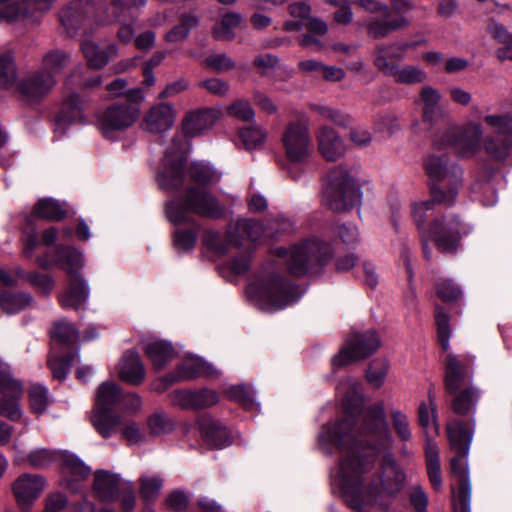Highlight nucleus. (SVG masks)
<instances>
[{
  "label": "nucleus",
  "instance_id": "20e7f679",
  "mask_svg": "<svg viewBox=\"0 0 512 512\" xmlns=\"http://www.w3.org/2000/svg\"><path fill=\"white\" fill-rule=\"evenodd\" d=\"M361 192L355 177L343 166L329 171L324 185L322 203L335 212H344L357 206Z\"/></svg>",
  "mask_w": 512,
  "mask_h": 512
},
{
  "label": "nucleus",
  "instance_id": "bb28decb",
  "mask_svg": "<svg viewBox=\"0 0 512 512\" xmlns=\"http://www.w3.org/2000/svg\"><path fill=\"white\" fill-rule=\"evenodd\" d=\"M90 294L88 282L84 277L69 278L67 289L58 297L64 309L78 310L84 307Z\"/></svg>",
  "mask_w": 512,
  "mask_h": 512
},
{
  "label": "nucleus",
  "instance_id": "cd10ccee",
  "mask_svg": "<svg viewBox=\"0 0 512 512\" xmlns=\"http://www.w3.org/2000/svg\"><path fill=\"white\" fill-rule=\"evenodd\" d=\"M81 50L87 60L88 66L92 69H102L108 64L111 58L116 57L118 54L116 45L111 44L106 49H102L88 37L83 38Z\"/></svg>",
  "mask_w": 512,
  "mask_h": 512
},
{
  "label": "nucleus",
  "instance_id": "423d86ee",
  "mask_svg": "<svg viewBox=\"0 0 512 512\" xmlns=\"http://www.w3.org/2000/svg\"><path fill=\"white\" fill-rule=\"evenodd\" d=\"M189 144L184 136L175 135L167 148L162 164L156 175L161 190L174 192L180 189L186 180V153Z\"/></svg>",
  "mask_w": 512,
  "mask_h": 512
},
{
  "label": "nucleus",
  "instance_id": "4be33fe9",
  "mask_svg": "<svg viewBox=\"0 0 512 512\" xmlns=\"http://www.w3.org/2000/svg\"><path fill=\"white\" fill-rule=\"evenodd\" d=\"M177 116L176 109L171 103H157L150 107L144 115L142 128L153 134H161L172 128Z\"/></svg>",
  "mask_w": 512,
  "mask_h": 512
},
{
  "label": "nucleus",
  "instance_id": "09e8293b",
  "mask_svg": "<svg viewBox=\"0 0 512 512\" xmlns=\"http://www.w3.org/2000/svg\"><path fill=\"white\" fill-rule=\"evenodd\" d=\"M64 471L67 475L71 476V479L68 480V486L71 489H76L73 485V478H75V480L85 479L90 474V468L74 455L65 456Z\"/></svg>",
  "mask_w": 512,
  "mask_h": 512
},
{
  "label": "nucleus",
  "instance_id": "f8f14e48",
  "mask_svg": "<svg viewBox=\"0 0 512 512\" xmlns=\"http://www.w3.org/2000/svg\"><path fill=\"white\" fill-rule=\"evenodd\" d=\"M379 347L380 339L375 331L354 333L347 341L346 346L333 357L332 366L334 369H338L352 362L362 360L376 352Z\"/></svg>",
  "mask_w": 512,
  "mask_h": 512
},
{
  "label": "nucleus",
  "instance_id": "79ce46f5",
  "mask_svg": "<svg viewBox=\"0 0 512 512\" xmlns=\"http://www.w3.org/2000/svg\"><path fill=\"white\" fill-rule=\"evenodd\" d=\"M34 299L26 292H0V309L6 314H15L29 307Z\"/></svg>",
  "mask_w": 512,
  "mask_h": 512
},
{
  "label": "nucleus",
  "instance_id": "ea45409f",
  "mask_svg": "<svg viewBox=\"0 0 512 512\" xmlns=\"http://www.w3.org/2000/svg\"><path fill=\"white\" fill-rule=\"evenodd\" d=\"M448 438L452 449L458 454H468L469 446L472 440V434L459 421H453L447 426Z\"/></svg>",
  "mask_w": 512,
  "mask_h": 512
},
{
  "label": "nucleus",
  "instance_id": "4c0bfd02",
  "mask_svg": "<svg viewBox=\"0 0 512 512\" xmlns=\"http://www.w3.org/2000/svg\"><path fill=\"white\" fill-rule=\"evenodd\" d=\"M483 121L495 134V136L486 137L483 142L488 138H495L496 140L512 138V114H487Z\"/></svg>",
  "mask_w": 512,
  "mask_h": 512
},
{
  "label": "nucleus",
  "instance_id": "e433bc0d",
  "mask_svg": "<svg viewBox=\"0 0 512 512\" xmlns=\"http://www.w3.org/2000/svg\"><path fill=\"white\" fill-rule=\"evenodd\" d=\"M144 350L157 370L162 369L176 355L172 344L164 340L149 341L145 344Z\"/></svg>",
  "mask_w": 512,
  "mask_h": 512
},
{
  "label": "nucleus",
  "instance_id": "8fccbe9b",
  "mask_svg": "<svg viewBox=\"0 0 512 512\" xmlns=\"http://www.w3.org/2000/svg\"><path fill=\"white\" fill-rule=\"evenodd\" d=\"M191 179L199 185H207L219 181L220 175L209 165L202 162H194L190 166Z\"/></svg>",
  "mask_w": 512,
  "mask_h": 512
},
{
  "label": "nucleus",
  "instance_id": "5701e85b",
  "mask_svg": "<svg viewBox=\"0 0 512 512\" xmlns=\"http://www.w3.org/2000/svg\"><path fill=\"white\" fill-rule=\"evenodd\" d=\"M376 67L385 75L392 77L398 84H421L427 79L426 72L415 65L399 66L385 61L384 58H379L376 61Z\"/></svg>",
  "mask_w": 512,
  "mask_h": 512
},
{
  "label": "nucleus",
  "instance_id": "7c9ffc66",
  "mask_svg": "<svg viewBox=\"0 0 512 512\" xmlns=\"http://www.w3.org/2000/svg\"><path fill=\"white\" fill-rule=\"evenodd\" d=\"M118 375L125 382L138 385L145 377V369L136 352L129 351L124 354L118 365Z\"/></svg>",
  "mask_w": 512,
  "mask_h": 512
},
{
  "label": "nucleus",
  "instance_id": "39448f33",
  "mask_svg": "<svg viewBox=\"0 0 512 512\" xmlns=\"http://www.w3.org/2000/svg\"><path fill=\"white\" fill-rule=\"evenodd\" d=\"M192 213L208 218H218L223 210L215 197L202 187H190L184 201L172 200L167 204V218L174 224L190 222Z\"/></svg>",
  "mask_w": 512,
  "mask_h": 512
},
{
  "label": "nucleus",
  "instance_id": "72a5a7b5",
  "mask_svg": "<svg viewBox=\"0 0 512 512\" xmlns=\"http://www.w3.org/2000/svg\"><path fill=\"white\" fill-rule=\"evenodd\" d=\"M200 24L197 15L191 12H185L179 16L178 23L172 26L164 35L167 43L175 44L188 39L192 30L196 29Z\"/></svg>",
  "mask_w": 512,
  "mask_h": 512
},
{
  "label": "nucleus",
  "instance_id": "6e6552de",
  "mask_svg": "<svg viewBox=\"0 0 512 512\" xmlns=\"http://www.w3.org/2000/svg\"><path fill=\"white\" fill-rule=\"evenodd\" d=\"M286 159L291 163L303 164L313 152L310 123L305 117L287 123L281 135Z\"/></svg>",
  "mask_w": 512,
  "mask_h": 512
},
{
  "label": "nucleus",
  "instance_id": "052dcab7",
  "mask_svg": "<svg viewBox=\"0 0 512 512\" xmlns=\"http://www.w3.org/2000/svg\"><path fill=\"white\" fill-rule=\"evenodd\" d=\"M292 222L284 217H276L267 220L261 226V234L267 238H273L278 234L288 232L292 229Z\"/></svg>",
  "mask_w": 512,
  "mask_h": 512
},
{
  "label": "nucleus",
  "instance_id": "a878e982",
  "mask_svg": "<svg viewBox=\"0 0 512 512\" xmlns=\"http://www.w3.org/2000/svg\"><path fill=\"white\" fill-rule=\"evenodd\" d=\"M219 395L210 389L180 390L173 393V402L187 409H204L217 404Z\"/></svg>",
  "mask_w": 512,
  "mask_h": 512
},
{
  "label": "nucleus",
  "instance_id": "1a4fd4ad",
  "mask_svg": "<svg viewBox=\"0 0 512 512\" xmlns=\"http://www.w3.org/2000/svg\"><path fill=\"white\" fill-rule=\"evenodd\" d=\"M298 298L296 287L279 275L258 281V307L263 310L283 309Z\"/></svg>",
  "mask_w": 512,
  "mask_h": 512
},
{
  "label": "nucleus",
  "instance_id": "864d4df0",
  "mask_svg": "<svg viewBox=\"0 0 512 512\" xmlns=\"http://www.w3.org/2000/svg\"><path fill=\"white\" fill-rule=\"evenodd\" d=\"M429 402L431 405V411H429L425 403H421L418 409L419 423L425 430L426 434H429V429L432 428L435 434H438V424L436 420V406L434 404V396L429 393Z\"/></svg>",
  "mask_w": 512,
  "mask_h": 512
},
{
  "label": "nucleus",
  "instance_id": "e2e57ef3",
  "mask_svg": "<svg viewBox=\"0 0 512 512\" xmlns=\"http://www.w3.org/2000/svg\"><path fill=\"white\" fill-rule=\"evenodd\" d=\"M30 406L34 413H43L49 403L48 391L41 385H32L29 390Z\"/></svg>",
  "mask_w": 512,
  "mask_h": 512
},
{
  "label": "nucleus",
  "instance_id": "0e129e2a",
  "mask_svg": "<svg viewBox=\"0 0 512 512\" xmlns=\"http://www.w3.org/2000/svg\"><path fill=\"white\" fill-rule=\"evenodd\" d=\"M27 281L45 296H48L55 288V281L48 274L31 272L27 275Z\"/></svg>",
  "mask_w": 512,
  "mask_h": 512
},
{
  "label": "nucleus",
  "instance_id": "f03ea898",
  "mask_svg": "<svg viewBox=\"0 0 512 512\" xmlns=\"http://www.w3.org/2000/svg\"><path fill=\"white\" fill-rule=\"evenodd\" d=\"M272 253L283 263L294 276H303L316 265L327 262L332 255L328 243L317 238L306 239L302 242L285 247H276Z\"/></svg>",
  "mask_w": 512,
  "mask_h": 512
},
{
  "label": "nucleus",
  "instance_id": "bf43d9fd",
  "mask_svg": "<svg viewBox=\"0 0 512 512\" xmlns=\"http://www.w3.org/2000/svg\"><path fill=\"white\" fill-rule=\"evenodd\" d=\"M0 392H12L14 395H22L23 393L21 382L11 376L9 366L2 361H0Z\"/></svg>",
  "mask_w": 512,
  "mask_h": 512
},
{
  "label": "nucleus",
  "instance_id": "473e14b6",
  "mask_svg": "<svg viewBox=\"0 0 512 512\" xmlns=\"http://www.w3.org/2000/svg\"><path fill=\"white\" fill-rule=\"evenodd\" d=\"M449 394L453 396L452 409L459 415H468L474 412L481 397L479 388L473 384L467 385V387L460 388L457 392Z\"/></svg>",
  "mask_w": 512,
  "mask_h": 512
},
{
  "label": "nucleus",
  "instance_id": "a18cd8bd",
  "mask_svg": "<svg viewBox=\"0 0 512 512\" xmlns=\"http://www.w3.org/2000/svg\"><path fill=\"white\" fill-rule=\"evenodd\" d=\"M141 498L147 502L155 501L161 492L163 479L159 475L143 474L139 478Z\"/></svg>",
  "mask_w": 512,
  "mask_h": 512
},
{
  "label": "nucleus",
  "instance_id": "37998d69",
  "mask_svg": "<svg viewBox=\"0 0 512 512\" xmlns=\"http://www.w3.org/2000/svg\"><path fill=\"white\" fill-rule=\"evenodd\" d=\"M34 213L40 218L50 221H60L66 217V210L52 198L40 199L34 208Z\"/></svg>",
  "mask_w": 512,
  "mask_h": 512
},
{
  "label": "nucleus",
  "instance_id": "2eb2a0df",
  "mask_svg": "<svg viewBox=\"0 0 512 512\" xmlns=\"http://www.w3.org/2000/svg\"><path fill=\"white\" fill-rule=\"evenodd\" d=\"M462 232H464V226L454 215L436 218L430 227V233L437 248L444 253L454 252L457 249Z\"/></svg>",
  "mask_w": 512,
  "mask_h": 512
},
{
  "label": "nucleus",
  "instance_id": "f704fd0d",
  "mask_svg": "<svg viewBox=\"0 0 512 512\" xmlns=\"http://www.w3.org/2000/svg\"><path fill=\"white\" fill-rule=\"evenodd\" d=\"M214 377L217 376V370L210 364L203 361L198 357L187 358L178 369L177 377H174L170 382L176 380L193 379L197 377Z\"/></svg>",
  "mask_w": 512,
  "mask_h": 512
},
{
  "label": "nucleus",
  "instance_id": "4d7b16f0",
  "mask_svg": "<svg viewBox=\"0 0 512 512\" xmlns=\"http://www.w3.org/2000/svg\"><path fill=\"white\" fill-rule=\"evenodd\" d=\"M0 399V414L11 421H18L21 418V410L17 399L21 395H14L12 392L2 393Z\"/></svg>",
  "mask_w": 512,
  "mask_h": 512
},
{
  "label": "nucleus",
  "instance_id": "c03bdc74",
  "mask_svg": "<svg viewBox=\"0 0 512 512\" xmlns=\"http://www.w3.org/2000/svg\"><path fill=\"white\" fill-rule=\"evenodd\" d=\"M416 45V43L410 42H399L392 43L389 45H379L376 47L374 53V65L376 66V61L379 58H384L385 61H388V59L402 60L405 58L407 50L414 49Z\"/></svg>",
  "mask_w": 512,
  "mask_h": 512
},
{
  "label": "nucleus",
  "instance_id": "680f3d73",
  "mask_svg": "<svg viewBox=\"0 0 512 512\" xmlns=\"http://www.w3.org/2000/svg\"><path fill=\"white\" fill-rule=\"evenodd\" d=\"M435 322L437 326L438 340L442 349L447 351L449 349L450 338L449 317L439 306H436Z\"/></svg>",
  "mask_w": 512,
  "mask_h": 512
},
{
  "label": "nucleus",
  "instance_id": "dca6fc26",
  "mask_svg": "<svg viewBox=\"0 0 512 512\" xmlns=\"http://www.w3.org/2000/svg\"><path fill=\"white\" fill-rule=\"evenodd\" d=\"M90 99L78 92H69L64 97L60 112L56 118V132L64 133L66 125L86 122V110Z\"/></svg>",
  "mask_w": 512,
  "mask_h": 512
},
{
  "label": "nucleus",
  "instance_id": "a211bd4d",
  "mask_svg": "<svg viewBox=\"0 0 512 512\" xmlns=\"http://www.w3.org/2000/svg\"><path fill=\"white\" fill-rule=\"evenodd\" d=\"M93 6L87 0H73L62 7L58 13L61 27L65 33L73 37L83 30Z\"/></svg>",
  "mask_w": 512,
  "mask_h": 512
},
{
  "label": "nucleus",
  "instance_id": "9d476101",
  "mask_svg": "<svg viewBox=\"0 0 512 512\" xmlns=\"http://www.w3.org/2000/svg\"><path fill=\"white\" fill-rule=\"evenodd\" d=\"M256 223L253 220L239 219L228 226L227 235L223 236L217 231L208 230L203 236V242L208 249L222 256L225 255L231 244L244 245L255 233Z\"/></svg>",
  "mask_w": 512,
  "mask_h": 512
},
{
  "label": "nucleus",
  "instance_id": "0eeeda50",
  "mask_svg": "<svg viewBox=\"0 0 512 512\" xmlns=\"http://www.w3.org/2000/svg\"><path fill=\"white\" fill-rule=\"evenodd\" d=\"M484 139L481 124L472 121L462 127L448 126L435 136L434 143L439 147L452 146L459 157L470 158L480 150Z\"/></svg>",
  "mask_w": 512,
  "mask_h": 512
},
{
  "label": "nucleus",
  "instance_id": "a19ab883",
  "mask_svg": "<svg viewBox=\"0 0 512 512\" xmlns=\"http://www.w3.org/2000/svg\"><path fill=\"white\" fill-rule=\"evenodd\" d=\"M122 395L115 383L104 382L97 389L94 409L111 411L117 404H120Z\"/></svg>",
  "mask_w": 512,
  "mask_h": 512
},
{
  "label": "nucleus",
  "instance_id": "2f4dec72",
  "mask_svg": "<svg viewBox=\"0 0 512 512\" xmlns=\"http://www.w3.org/2000/svg\"><path fill=\"white\" fill-rule=\"evenodd\" d=\"M122 417L104 409H94L91 423L95 430L103 437L110 438L120 431Z\"/></svg>",
  "mask_w": 512,
  "mask_h": 512
},
{
  "label": "nucleus",
  "instance_id": "ddd939ff",
  "mask_svg": "<svg viewBox=\"0 0 512 512\" xmlns=\"http://www.w3.org/2000/svg\"><path fill=\"white\" fill-rule=\"evenodd\" d=\"M139 116L136 104H113L98 117V128L105 138L112 139L115 132L131 127Z\"/></svg>",
  "mask_w": 512,
  "mask_h": 512
},
{
  "label": "nucleus",
  "instance_id": "4468645a",
  "mask_svg": "<svg viewBox=\"0 0 512 512\" xmlns=\"http://www.w3.org/2000/svg\"><path fill=\"white\" fill-rule=\"evenodd\" d=\"M46 487V479L36 473H22L11 483L13 497L22 512L30 511Z\"/></svg>",
  "mask_w": 512,
  "mask_h": 512
},
{
  "label": "nucleus",
  "instance_id": "f257e3e1",
  "mask_svg": "<svg viewBox=\"0 0 512 512\" xmlns=\"http://www.w3.org/2000/svg\"><path fill=\"white\" fill-rule=\"evenodd\" d=\"M343 393L347 416L340 422L322 428L319 441L334 445L341 457L337 479L346 503L358 512H369L381 494L396 495L402 488L405 475L392 455L383 458L376 478L369 472L378 453L393 445V437L385 418L382 402L363 407V396L356 381H347L338 387Z\"/></svg>",
  "mask_w": 512,
  "mask_h": 512
},
{
  "label": "nucleus",
  "instance_id": "58836bf2",
  "mask_svg": "<svg viewBox=\"0 0 512 512\" xmlns=\"http://www.w3.org/2000/svg\"><path fill=\"white\" fill-rule=\"evenodd\" d=\"M70 61L69 53L61 49H52L43 55L40 69L46 74H52L57 80V76L69 65Z\"/></svg>",
  "mask_w": 512,
  "mask_h": 512
},
{
  "label": "nucleus",
  "instance_id": "c9c22d12",
  "mask_svg": "<svg viewBox=\"0 0 512 512\" xmlns=\"http://www.w3.org/2000/svg\"><path fill=\"white\" fill-rule=\"evenodd\" d=\"M54 263L64 270L69 278L83 277L79 271L84 265L80 252L71 247H60L57 249Z\"/></svg>",
  "mask_w": 512,
  "mask_h": 512
},
{
  "label": "nucleus",
  "instance_id": "aec40b11",
  "mask_svg": "<svg viewBox=\"0 0 512 512\" xmlns=\"http://www.w3.org/2000/svg\"><path fill=\"white\" fill-rule=\"evenodd\" d=\"M57 80L52 74H46L40 68L28 73L18 87L23 96L30 101H38L46 97L56 86Z\"/></svg>",
  "mask_w": 512,
  "mask_h": 512
},
{
  "label": "nucleus",
  "instance_id": "774afa93",
  "mask_svg": "<svg viewBox=\"0 0 512 512\" xmlns=\"http://www.w3.org/2000/svg\"><path fill=\"white\" fill-rule=\"evenodd\" d=\"M227 114L244 122H250L254 118V109L246 100H237L227 107Z\"/></svg>",
  "mask_w": 512,
  "mask_h": 512
},
{
  "label": "nucleus",
  "instance_id": "de8ad7c7",
  "mask_svg": "<svg viewBox=\"0 0 512 512\" xmlns=\"http://www.w3.org/2000/svg\"><path fill=\"white\" fill-rule=\"evenodd\" d=\"M242 18L239 14L231 12L222 17L219 25L213 28V36L218 40H231L234 38V30L240 26Z\"/></svg>",
  "mask_w": 512,
  "mask_h": 512
},
{
  "label": "nucleus",
  "instance_id": "b1692460",
  "mask_svg": "<svg viewBox=\"0 0 512 512\" xmlns=\"http://www.w3.org/2000/svg\"><path fill=\"white\" fill-rule=\"evenodd\" d=\"M422 102V121L429 129L444 122L446 113L440 106L441 94L432 86H424L420 90Z\"/></svg>",
  "mask_w": 512,
  "mask_h": 512
},
{
  "label": "nucleus",
  "instance_id": "f3484780",
  "mask_svg": "<svg viewBox=\"0 0 512 512\" xmlns=\"http://www.w3.org/2000/svg\"><path fill=\"white\" fill-rule=\"evenodd\" d=\"M473 369L470 360L448 353L445 358L444 385L448 393H455L460 388L473 384Z\"/></svg>",
  "mask_w": 512,
  "mask_h": 512
},
{
  "label": "nucleus",
  "instance_id": "69168bd1",
  "mask_svg": "<svg viewBox=\"0 0 512 512\" xmlns=\"http://www.w3.org/2000/svg\"><path fill=\"white\" fill-rule=\"evenodd\" d=\"M389 365L384 360H374L370 363L366 372V378L370 384L380 387L386 377Z\"/></svg>",
  "mask_w": 512,
  "mask_h": 512
},
{
  "label": "nucleus",
  "instance_id": "13d9d810",
  "mask_svg": "<svg viewBox=\"0 0 512 512\" xmlns=\"http://www.w3.org/2000/svg\"><path fill=\"white\" fill-rule=\"evenodd\" d=\"M225 395L229 399L240 403L243 407L247 409L253 406V389L251 385L247 386L245 384H237L230 386L225 390Z\"/></svg>",
  "mask_w": 512,
  "mask_h": 512
},
{
  "label": "nucleus",
  "instance_id": "3c124183",
  "mask_svg": "<svg viewBox=\"0 0 512 512\" xmlns=\"http://www.w3.org/2000/svg\"><path fill=\"white\" fill-rule=\"evenodd\" d=\"M51 334L55 341L68 346L75 344L79 338L75 326L65 320L56 322Z\"/></svg>",
  "mask_w": 512,
  "mask_h": 512
},
{
  "label": "nucleus",
  "instance_id": "6ab92c4d",
  "mask_svg": "<svg viewBox=\"0 0 512 512\" xmlns=\"http://www.w3.org/2000/svg\"><path fill=\"white\" fill-rule=\"evenodd\" d=\"M458 454L451 459V472L458 485V493L452 499L454 512H470L471 486L464 457Z\"/></svg>",
  "mask_w": 512,
  "mask_h": 512
},
{
  "label": "nucleus",
  "instance_id": "603ef678",
  "mask_svg": "<svg viewBox=\"0 0 512 512\" xmlns=\"http://www.w3.org/2000/svg\"><path fill=\"white\" fill-rule=\"evenodd\" d=\"M407 25L408 21L404 17L400 16L390 21H371L368 29L370 35H372L374 38H381L385 37L392 30H396Z\"/></svg>",
  "mask_w": 512,
  "mask_h": 512
},
{
  "label": "nucleus",
  "instance_id": "6e6d98bb",
  "mask_svg": "<svg viewBox=\"0 0 512 512\" xmlns=\"http://www.w3.org/2000/svg\"><path fill=\"white\" fill-rule=\"evenodd\" d=\"M147 425L150 433L154 436L167 434L174 428L173 422L161 411H156L149 416Z\"/></svg>",
  "mask_w": 512,
  "mask_h": 512
},
{
  "label": "nucleus",
  "instance_id": "49530a36",
  "mask_svg": "<svg viewBox=\"0 0 512 512\" xmlns=\"http://www.w3.org/2000/svg\"><path fill=\"white\" fill-rule=\"evenodd\" d=\"M239 247H244L245 253L234 257L231 260L230 268L232 272L237 275H246L253 264V253L255 247L254 235L249 240H245L244 245H240Z\"/></svg>",
  "mask_w": 512,
  "mask_h": 512
},
{
  "label": "nucleus",
  "instance_id": "c85d7f7f",
  "mask_svg": "<svg viewBox=\"0 0 512 512\" xmlns=\"http://www.w3.org/2000/svg\"><path fill=\"white\" fill-rule=\"evenodd\" d=\"M216 118V112L210 109L191 111L183 120L182 130L188 136H198L211 129Z\"/></svg>",
  "mask_w": 512,
  "mask_h": 512
},
{
  "label": "nucleus",
  "instance_id": "338daca9",
  "mask_svg": "<svg viewBox=\"0 0 512 512\" xmlns=\"http://www.w3.org/2000/svg\"><path fill=\"white\" fill-rule=\"evenodd\" d=\"M16 80V68L11 57L0 55V88H8Z\"/></svg>",
  "mask_w": 512,
  "mask_h": 512
},
{
  "label": "nucleus",
  "instance_id": "9b49d317",
  "mask_svg": "<svg viewBox=\"0 0 512 512\" xmlns=\"http://www.w3.org/2000/svg\"><path fill=\"white\" fill-rule=\"evenodd\" d=\"M56 0H0V22L36 24Z\"/></svg>",
  "mask_w": 512,
  "mask_h": 512
},
{
  "label": "nucleus",
  "instance_id": "5fc2aeb1",
  "mask_svg": "<svg viewBox=\"0 0 512 512\" xmlns=\"http://www.w3.org/2000/svg\"><path fill=\"white\" fill-rule=\"evenodd\" d=\"M127 82L122 78H117L106 86V90L110 97H119L126 94L129 100L141 102L144 99L143 92L140 88L126 91Z\"/></svg>",
  "mask_w": 512,
  "mask_h": 512
},
{
  "label": "nucleus",
  "instance_id": "393cba45",
  "mask_svg": "<svg viewBox=\"0 0 512 512\" xmlns=\"http://www.w3.org/2000/svg\"><path fill=\"white\" fill-rule=\"evenodd\" d=\"M318 151L327 161H336L344 156L346 147L338 133L328 127L321 126L316 131Z\"/></svg>",
  "mask_w": 512,
  "mask_h": 512
},
{
  "label": "nucleus",
  "instance_id": "412c9836",
  "mask_svg": "<svg viewBox=\"0 0 512 512\" xmlns=\"http://www.w3.org/2000/svg\"><path fill=\"white\" fill-rule=\"evenodd\" d=\"M127 482L119 474L108 470H97L93 476L92 494L102 502L117 501L120 491Z\"/></svg>",
  "mask_w": 512,
  "mask_h": 512
},
{
  "label": "nucleus",
  "instance_id": "c756f323",
  "mask_svg": "<svg viewBox=\"0 0 512 512\" xmlns=\"http://www.w3.org/2000/svg\"><path fill=\"white\" fill-rule=\"evenodd\" d=\"M198 425L208 444L215 448H223L230 444V433L220 422L205 416L199 419Z\"/></svg>",
  "mask_w": 512,
  "mask_h": 512
},
{
  "label": "nucleus",
  "instance_id": "7ed1b4c3",
  "mask_svg": "<svg viewBox=\"0 0 512 512\" xmlns=\"http://www.w3.org/2000/svg\"><path fill=\"white\" fill-rule=\"evenodd\" d=\"M426 173L433 182L432 194L436 202L451 205L462 186V169L447 155H429L424 162Z\"/></svg>",
  "mask_w": 512,
  "mask_h": 512
}]
</instances>
